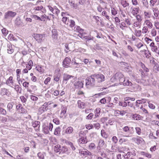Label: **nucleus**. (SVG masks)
<instances>
[{"mask_svg":"<svg viewBox=\"0 0 159 159\" xmlns=\"http://www.w3.org/2000/svg\"><path fill=\"white\" fill-rule=\"evenodd\" d=\"M86 85V86L90 87L98 86L100 84H98L96 81L94 75L93 74L91 75L88 77L85 80Z\"/></svg>","mask_w":159,"mask_h":159,"instance_id":"nucleus-1","label":"nucleus"},{"mask_svg":"<svg viewBox=\"0 0 159 159\" xmlns=\"http://www.w3.org/2000/svg\"><path fill=\"white\" fill-rule=\"evenodd\" d=\"M53 127V125L52 123H44L42 126V131L44 133L48 134L49 131L52 130Z\"/></svg>","mask_w":159,"mask_h":159,"instance_id":"nucleus-2","label":"nucleus"},{"mask_svg":"<svg viewBox=\"0 0 159 159\" xmlns=\"http://www.w3.org/2000/svg\"><path fill=\"white\" fill-rule=\"evenodd\" d=\"M94 75L98 84H99V83L105 80V76L103 74L101 73H98L94 74Z\"/></svg>","mask_w":159,"mask_h":159,"instance_id":"nucleus-3","label":"nucleus"},{"mask_svg":"<svg viewBox=\"0 0 159 159\" xmlns=\"http://www.w3.org/2000/svg\"><path fill=\"white\" fill-rule=\"evenodd\" d=\"M16 15V12L12 11H9L5 13L4 18L6 19H9L14 17Z\"/></svg>","mask_w":159,"mask_h":159,"instance_id":"nucleus-4","label":"nucleus"},{"mask_svg":"<svg viewBox=\"0 0 159 159\" xmlns=\"http://www.w3.org/2000/svg\"><path fill=\"white\" fill-rule=\"evenodd\" d=\"M16 110L19 112L24 114L27 112V111L24 107H23L22 105L21 104H19L16 105Z\"/></svg>","mask_w":159,"mask_h":159,"instance_id":"nucleus-5","label":"nucleus"},{"mask_svg":"<svg viewBox=\"0 0 159 159\" xmlns=\"http://www.w3.org/2000/svg\"><path fill=\"white\" fill-rule=\"evenodd\" d=\"M120 84V85H123L124 86H131L132 84L130 81H129L128 79H126L125 78L121 80V82Z\"/></svg>","mask_w":159,"mask_h":159,"instance_id":"nucleus-6","label":"nucleus"},{"mask_svg":"<svg viewBox=\"0 0 159 159\" xmlns=\"http://www.w3.org/2000/svg\"><path fill=\"white\" fill-rule=\"evenodd\" d=\"M114 76H115V78H116V82H119V84L120 83L121 80L124 78V75L121 73L120 72L116 73Z\"/></svg>","mask_w":159,"mask_h":159,"instance_id":"nucleus-7","label":"nucleus"},{"mask_svg":"<svg viewBox=\"0 0 159 159\" xmlns=\"http://www.w3.org/2000/svg\"><path fill=\"white\" fill-rule=\"evenodd\" d=\"M122 129L124 131L129 134H133L134 132L133 127H129L128 126H125L123 127Z\"/></svg>","mask_w":159,"mask_h":159,"instance_id":"nucleus-8","label":"nucleus"},{"mask_svg":"<svg viewBox=\"0 0 159 159\" xmlns=\"http://www.w3.org/2000/svg\"><path fill=\"white\" fill-rule=\"evenodd\" d=\"M71 61L70 58L68 57L65 58L62 62L63 66L65 68L68 67L70 66Z\"/></svg>","mask_w":159,"mask_h":159,"instance_id":"nucleus-9","label":"nucleus"},{"mask_svg":"<svg viewBox=\"0 0 159 159\" xmlns=\"http://www.w3.org/2000/svg\"><path fill=\"white\" fill-rule=\"evenodd\" d=\"M33 36L38 43H40L42 42V38L43 37V34H34Z\"/></svg>","mask_w":159,"mask_h":159,"instance_id":"nucleus-10","label":"nucleus"},{"mask_svg":"<svg viewBox=\"0 0 159 159\" xmlns=\"http://www.w3.org/2000/svg\"><path fill=\"white\" fill-rule=\"evenodd\" d=\"M14 104V103L13 102H10L8 103L7 108L8 114L13 112L14 109L13 107Z\"/></svg>","mask_w":159,"mask_h":159,"instance_id":"nucleus-11","label":"nucleus"},{"mask_svg":"<svg viewBox=\"0 0 159 159\" xmlns=\"http://www.w3.org/2000/svg\"><path fill=\"white\" fill-rule=\"evenodd\" d=\"M83 83L81 81H77L75 82L74 86L75 88L80 89L83 87Z\"/></svg>","mask_w":159,"mask_h":159,"instance_id":"nucleus-12","label":"nucleus"},{"mask_svg":"<svg viewBox=\"0 0 159 159\" xmlns=\"http://www.w3.org/2000/svg\"><path fill=\"white\" fill-rule=\"evenodd\" d=\"M79 143L85 144L88 142V140L86 137L81 136L78 141Z\"/></svg>","mask_w":159,"mask_h":159,"instance_id":"nucleus-13","label":"nucleus"},{"mask_svg":"<svg viewBox=\"0 0 159 159\" xmlns=\"http://www.w3.org/2000/svg\"><path fill=\"white\" fill-rule=\"evenodd\" d=\"M85 151H83V150H79V153L83 156H90L91 155V153L88 150L84 149Z\"/></svg>","mask_w":159,"mask_h":159,"instance_id":"nucleus-14","label":"nucleus"},{"mask_svg":"<svg viewBox=\"0 0 159 159\" xmlns=\"http://www.w3.org/2000/svg\"><path fill=\"white\" fill-rule=\"evenodd\" d=\"M106 145H107L105 144V141L104 140L102 139H100L98 143V146L97 148L98 149H99L100 150L103 147V146H106Z\"/></svg>","mask_w":159,"mask_h":159,"instance_id":"nucleus-15","label":"nucleus"},{"mask_svg":"<svg viewBox=\"0 0 159 159\" xmlns=\"http://www.w3.org/2000/svg\"><path fill=\"white\" fill-rule=\"evenodd\" d=\"M47 107V104L46 103H44V104L39 108V112L41 113H42L44 111H47L48 109Z\"/></svg>","mask_w":159,"mask_h":159,"instance_id":"nucleus-16","label":"nucleus"},{"mask_svg":"<svg viewBox=\"0 0 159 159\" xmlns=\"http://www.w3.org/2000/svg\"><path fill=\"white\" fill-rule=\"evenodd\" d=\"M131 9H132L131 12V14L134 16L136 15L139 12V9L138 7L134 8L131 7Z\"/></svg>","mask_w":159,"mask_h":159,"instance_id":"nucleus-17","label":"nucleus"},{"mask_svg":"<svg viewBox=\"0 0 159 159\" xmlns=\"http://www.w3.org/2000/svg\"><path fill=\"white\" fill-rule=\"evenodd\" d=\"M52 37L53 39L56 40L57 39L58 34L57 30L56 29H53L52 31Z\"/></svg>","mask_w":159,"mask_h":159,"instance_id":"nucleus-18","label":"nucleus"},{"mask_svg":"<svg viewBox=\"0 0 159 159\" xmlns=\"http://www.w3.org/2000/svg\"><path fill=\"white\" fill-rule=\"evenodd\" d=\"M37 156L39 159H45L46 156V153L45 152H39L37 154Z\"/></svg>","mask_w":159,"mask_h":159,"instance_id":"nucleus-19","label":"nucleus"},{"mask_svg":"<svg viewBox=\"0 0 159 159\" xmlns=\"http://www.w3.org/2000/svg\"><path fill=\"white\" fill-rule=\"evenodd\" d=\"M61 145L57 144L54 147V151L56 153H59V154H61Z\"/></svg>","mask_w":159,"mask_h":159,"instance_id":"nucleus-20","label":"nucleus"},{"mask_svg":"<svg viewBox=\"0 0 159 159\" xmlns=\"http://www.w3.org/2000/svg\"><path fill=\"white\" fill-rule=\"evenodd\" d=\"M40 122L38 121H35L34 122H32V124L34 128H37L36 129H39L40 127Z\"/></svg>","mask_w":159,"mask_h":159,"instance_id":"nucleus-21","label":"nucleus"},{"mask_svg":"<svg viewBox=\"0 0 159 159\" xmlns=\"http://www.w3.org/2000/svg\"><path fill=\"white\" fill-rule=\"evenodd\" d=\"M78 104L79 108L82 109L84 108L86 105L85 103L82 102L81 100L78 101Z\"/></svg>","mask_w":159,"mask_h":159,"instance_id":"nucleus-22","label":"nucleus"},{"mask_svg":"<svg viewBox=\"0 0 159 159\" xmlns=\"http://www.w3.org/2000/svg\"><path fill=\"white\" fill-rule=\"evenodd\" d=\"M8 91V90L5 88H2L0 89V94L2 96L7 95Z\"/></svg>","mask_w":159,"mask_h":159,"instance_id":"nucleus-23","label":"nucleus"},{"mask_svg":"<svg viewBox=\"0 0 159 159\" xmlns=\"http://www.w3.org/2000/svg\"><path fill=\"white\" fill-rule=\"evenodd\" d=\"M6 84L9 85L11 86V85H12L13 83V77L12 76H10L6 82Z\"/></svg>","mask_w":159,"mask_h":159,"instance_id":"nucleus-24","label":"nucleus"},{"mask_svg":"<svg viewBox=\"0 0 159 159\" xmlns=\"http://www.w3.org/2000/svg\"><path fill=\"white\" fill-rule=\"evenodd\" d=\"M68 2L72 8H76L77 6L74 0H69Z\"/></svg>","mask_w":159,"mask_h":159,"instance_id":"nucleus-25","label":"nucleus"},{"mask_svg":"<svg viewBox=\"0 0 159 159\" xmlns=\"http://www.w3.org/2000/svg\"><path fill=\"white\" fill-rule=\"evenodd\" d=\"M36 70L41 74L43 73L44 69L42 66L38 65L36 67Z\"/></svg>","mask_w":159,"mask_h":159,"instance_id":"nucleus-26","label":"nucleus"},{"mask_svg":"<svg viewBox=\"0 0 159 159\" xmlns=\"http://www.w3.org/2000/svg\"><path fill=\"white\" fill-rule=\"evenodd\" d=\"M7 51L8 53L9 54H11L13 52L14 50L12 48V46L11 44L7 45Z\"/></svg>","mask_w":159,"mask_h":159,"instance_id":"nucleus-27","label":"nucleus"},{"mask_svg":"<svg viewBox=\"0 0 159 159\" xmlns=\"http://www.w3.org/2000/svg\"><path fill=\"white\" fill-rule=\"evenodd\" d=\"M140 154L142 155L145 156L148 158H151L152 157V155L151 154H149L148 152H144L143 151L140 152Z\"/></svg>","mask_w":159,"mask_h":159,"instance_id":"nucleus-28","label":"nucleus"},{"mask_svg":"<svg viewBox=\"0 0 159 159\" xmlns=\"http://www.w3.org/2000/svg\"><path fill=\"white\" fill-rule=\"evenodd\" d=\"M73 77L72 75L67 74H64L63 75V79L64 80L67 81Z\"/></svg>","mask_w":159,"mask_h":159,"instance_id":"nucleus-29","label":"nucleus"},{"mask_svg":"<svg viewBox=\"0 0 159 159\" xmlns=\"http://www.w3.org/2000/svg\"><path fill=\"white\" fill-rule=\"evenodd\" d=\"M68 149L66 146H62V147L61 148V154L67 153L68 152Z\"/></svg>","mask_w":159,"mask_h":159,"instance_id":"nucleus-30","label":"nucleus"},{"mask_svg":"<svg viewBox=\"0 0 159 159\" xmlns=\"http://www.w3.org/2000/svg\"><path fill=\"white\" fill-rule=\"evenodd\" d=\"M66 143L71 148L72 150L74 151L75 150L76 148L73 143L70 142L68 141Z\"/></svg>","mask_w":159,"mask_h":159,"instance_id":"nucleus-31","label":"nucleus"},{"mask_svg":"<svg viewBox=\"0 0 159 159\" xmlns=\"http://www.w3.org/2000/svg\"><path fill=\"white\" fill-rule=\"evenodd\" d=\"M118 25L120 28L122 30L124 29V28L127 27L126 23L124 22H122L120 24L118 23L116 24L117 26H118Z\"/></svg>","mask_w":159,"mask_h":159,"instance_id":"nucleus-32","label":"nucleus"},{"mask_svg":"<svg viewBox=\"0 0 159 159\" xmlns=\"http://www.w3.org/2000/svg\"><path fill=\"white\" fill-rule=\"evenodd\" d=\"M101 136L105 139H107L108 137V135L105 131L104 129L101 130Z\"/></svg>","mask_w":159,"mask_h":159,"instance_id":"nucleus-33","label":"nucleus"},{"mask_svg":"<svg viewBox=\"0 0 159 159\" xmlns=\"http://www.w3.org/2000/svg\"><path fill=\"white\" fill-rule=\"evenodd\" d=\"M153 70L155 73H157L159 71V65L157 63L155 64L153 67Z\"/></svg>","mask_w":159,"mask_h":159,"instance_id":"nucleus-34","label":"nucleus"},{"mask_svg":"<svg viewBox=\"0 0 159 159\" xmlns=\"http://www.w3.org/2000/svg\"><path fill=\"white\" fill-rule=\"evenodd\" d=\"M119 105L123 107H126L127 106V103L124 101H120L118 103Z\"/></svg>","mask_w":159,"mask_h":159,"instance_id":"nucleus-35","label":"nucleus"},{"mask_svg":"<svg viewBox=\"0 0 159 159\" xmlns=\"http://www.w3.org/2000/svg\"><path fill=\"white\" fill-rule=\"evenodd\" d=\"M147 99H142L141 100H138L136 102V104H141L142 103H144L146 102Z\"/></svg>","mask_w":159,"mask_h":159,"instance_id":"nucleus-36","label":"nucleus"},{"mask_svg":"<svg viewBox=\"0 0 159 159\" xmlns=\"http://www.w3.org/2000/svg\"><path fill=\"white\" fill-rule=\"evenodd\" d=\"M61 129L59 127L56 128L54 130V134L56 135H59L60 134Z\"/></svg>","mask_w":159,"mask_h":159,"instance_id":"nucleus-37","label":"nucleus"},{"mask_svg":"<svg viewBox=\"0 0 159 159\" xmlns=\"http://www.w3.org/2000/svg\"><path fill=\"white\" fill-rule=\"evenodd\" d=\"M145 24L149 28L151 29L152 27V23L149 20H147L145 21Z\"/></svg>","mask_w":159,"mask_h":159,"instance_id":"nucleus-38","label":"nucleus"},{"mask_svg":"<svg viewBox=\"0 0 159 159\" xmlns=\"http://www.w3.org/2000/svg\"><path fill=\"white\" fill-rule=\"evenodd\" d=\"M141 67L144 73H146L147 74V73L149 71V69L146 67L144 64L142 63H141Z\"/></svg>","mask_w":159,"mask_h":159,"instance_id":"nucleus-39","label":"nucleus"},{"mask_svg":"<svg viewBox=\"0 0 159 159\" xmlns=\"http://www.w3.org/2000/svg\"><path fill=\"white\" fill-rule=\"evenodd\" d=\"M73 128L72 127H69L66 129V133L68 134H70L73 131Z\"/></svg>","mask_w":159,"mask_h":159,"instance_id":"nucleus-40","label":"nucleus"},{"mask_svg":"<svg viewBox=\"0 0 159 159\" xmlns=\"http://www.w3.org/2000/svg\"><path fill=\"white\" fill-rule=\"evenodd\" d=\"M136 140V143L138 144H139L142 143L144 141L143 139L140 137H138L137 138H135Z\"/></svg>","mask_w":159,"mask_h":159,"instance_id":"nucleus-41","label":"nucleus"},{"mask_svg":"<svg viewBox=\"0 0 159 159\" xmlns=\"http://www.w3.org/2000/svg\"><path fill=\"white\" fill-rule=\"evenodd\" d=\"M133 118L134 120H140L141 118V116L138 114H134L133 115Z\"/></svg>","mask_w":159,"mask_h":159,"instance_id":"nucleus-42","label":"nucleus"},{"mask_svg":"<svg viewBox=\"0 0 159 159\" xmlns=\"http://www.w3.org/2000/svg\"><path fill=\"white\" fill-rule=\"evenodd\" d=\"M121 4L124 7H125L129 5V3H128L127 2V1L125 0H122L121 2Z\"/></svg>","mask_w":159,"mask_h":159,"instance_id":"nucleus-43","label":"nucleus"},{"mask_svg":"<svg viewBox=\"0 0 159 159\" xmlns=\"http://www.w3.org/2000/svg\"><path fill=\"white\" fill-rule=\"evenodd\" d=\"M0 114L3 115H6L7 114V112L6 110L3 108L0 107Z\"/></svg>","mask_w":159,"mask_h":159,"instance_id":"nucleus-44","label":"nucleus"},{"mask_svg":"<svg viewBox=\"0 0 159 159\" xmlns=\"http://www.w3.org/2000/svg\"><path fill=\"white\" fill-rule=\"evenodd\" d=\"M89 148L91 150H94L96 148V146L94 143H92L89 145Z\"/></svg>","mask_w":159,"mask_h":159,"instance_id":"nucleus-45","label":"nucleus"},{"mask_svg":"<svg viewBox=\"0 0 159 159\" xmlns=\"http://www.w3.org/2000/svg\"><path fill=\"white\" fill-rule=\"evenodd\" d=\"M15 89L18 93L21 92V88L18 85H16L15 86Z\"/></svg>","mask_w":159,"mask_h":159,"instance_id":"nucleus-46","label":"nucleus"},{"mask_svg":"<svg viewBox=\"0 0 159 159\" xmlns=\"http://www.w3.org/2000/svg\"><path fill=\"white\" fill-rule=\"evenodd\" d=\"M75 30L78 31L79 33H81L84 31V30L81 29L80 26H76L75 27Z\"/></svg>","mask_w":159,"mask_h":159,"instance_id":"nucleus-47","label":"nucleus"},{"mask_svg":"<svg viewBox=\"0 0 159 159\" xmlns=\"http://www.w3.org/2000/svg\"><path fill=\"white\" fill-rule=\"evenodd\" d=\"M102 16L106 17L107 19L108 20L110 19L109 16L107 15V12L105 11H103L102 13Z\"/></svg>","mask_w":159,"mask_h":159,"instance_id":"nucleus-48","label":"nucleus"},{"mask_svg":"<svg viewBox=\"0 0 159 159\" xmlns=\"http://www.w3.org/2000/svg\"><path fill=\"white\" fill-rule=\"evenodd\" d=\"M68 20L66 17H63L62 19V21L66 24H68Z\"/></svg>","mask_w":159,"mask_h":159,"instance_id":"nucleus-49","label":"nucleus"},{"mask_svg":"<svg viewBox=\"0 0 159 159\" xmlns=\"http://www.w3.org/2000/svg\"><path fill=\"white\" fill-rule=\"evenodd\" d=\"M100 108H97L96 109L95 116L96 117H98L100 113Z\"/></svg>","mask_w":159,"mask_h":159,"instance_id":"nucleus-50","label":"nucleus"},{"mask_svg":"<svg viewBox=\"0 0 159 159\" xmlns=\"http://www.w3.org/2000/svg\"><path fill=\"white\" fill-rule=\"evenodd\" d=\"M140 22L138 21L135 22L134 24V26L138 28H140Z\"/></svg>","mask_w":159,"mask_h":159,"instance_id":"nucleus-51","label":"nucleus"},{"mask_svg":"<svg viewBox=\"0 0 159 159\" xmlns=\"http://www.w3.org/2000/svg\"><path fill=\"white\" fill-rule=\"evenodd\" d=\"M136 133L139 135H141V130L140 128L137 127L135 128Z\"/></svg>","mask_w":159,"mask_h":159,"instance_id":"nucleus-52","label":"nucleus"},{"mask_svg":"<svg viewBox=\"0 0 159 159\" xmlns=\"http://www.w3.org/2000/svg\"><path fill=\"white\" fill-rule=\"evenodd\" d=\"M2 34L4 36H6L8 34V31L5 28H3L2 30Z\"/></svg>","mask_w":159,"mask_h":159,"instance_id":"nucleus-53","label":"nucleus"},{"mask_svg":"<svg viewBox=\"0 0 159 159\" xmlns=\"http://www.w3.org/2000/svg\"><path fill=\"white\" fill-rule=\"evenodd\" d=\"M85 33H84L83 32H82L79 33L78 36L82 39L83 38L85 39V38L84 37H86V36H85Z\"/></svg>","mask_w":159,"mask_h":159,"instance_id":"nucleus-54","label":"nucleus"},{"mask_svg":"<svg viewBox=\"0 0 159 159\" xmlns=\"http://www.w3.org/2000/svg\"><path fill=\"white\" fill-rule=\"evenodd\" d=\"M93 126L96 129H98L100 127V125L99 123H96L93 124Z\"/></svg>","mask_w":159,"mask_h":159,"instance_id":"nucleus-55","label":"nucleus"},{"mask_svg":"<svg viewBox=\"0 0 159 159\" xmlns=\"http://www.w3.org/2000/svg\"><path fill=\"white\" fill-rule=\"evenodd\" d=\"M111 13L113 15L115 16L117 13V12L115 8L111 7Z\"/></svg>","mask_w":159,"mask_h":159,"instance_id":"nucleus-56","label":"nucleus"},{"mask_svg":"<svg viewBox=\"0 0 159 159\" xmlns=\"http://www.w3.org/2000/svg\"><path fill=\"white\" fill-rule=\"evenodd\" d=\"M143 5L146 8L148 7V4L147 0H142Z\"/></svg>","mask_w":159,"mask_h":159,"instance_id":"nucleus-57","label":"nucleus"},{"mask_svg":"<svg viewBox=\"0 0 159 159\" xmlns=\"http://www.w3.org/2000/svg\"><path fill=\"white\" fill-rule=\"evenodd\" d=\"M20 99L21 101L23 103H25L27 101L26 98L23 96H21L20 97Z\"/></svg>","mask_w":159,"mask_h":159,"instance_id":"nucleus-58","label":"nucleus"},{"mask_svg":"<svg viewBox=\"0 0 159 159\" xmlns=\"http://www.w3.org/2000/svg\"><path fill=\"white\" fill-rule=\"evenodd\" d=\"M130 20L129 19L128 17L125 18L124 20L125 22L129 25H130L131 24Z\"/></svg>","mask_w":159,"mask_h":159,"instance_id":"nucleus-59","label":"nucleus"},{"mask_svg":"<svg viewBox=\"0 0 159 159\" xmlns=\"http://www.w3.org/2000/svg\"><path fill=\"white\" fill-rule=\"evenodd\" d=\"M65 48L66 49V50H65V51L66 52V53H68L69 51H70V48L69 47V44H68L66 43L65 44Z\"/></svg>","mask_w":159,"mask_h":159,"instance_id":"nucleus-60","label":"nucleus"},{"mask_svg":"<svg viewBox=\"0 0 159 159\" xmlns=\"http://www.w3.org/2000/svg\"><path fill=\"white\" fill-rule=\"evenodd\" d=\"M112 141L115 143L116 144L118 142V139L116 136H113L112 138Z\"/></svg>","mask_w":159,"mask_h":159,"instance_id":"nucleus-61","label":"nucleus"},{"mask_svg":"<svg viewBox=\"0 0 159 159\" xmlns=\"http://www.w3.org/2000/svg\"><path fill=\"white\" fill-rule=\"evenodd\" d=\"M145 51L146 52L145 54L146 55V57L148 58H149V57H150V56L151 55V53L149 52L148 51H147L146 50H145Z\"/></svg>","mask_w":159,"mask_h":159,"instance_id":"nucleus-62","label":"nucleus"},{"mask_svg":"<svg viewBox=\"0 0 159 159\" xmlns=\"http://www.w3.org/2000/svg\"><path fill=\"white\" fill-rule=\"evenodd\" d=\"M53 121L56 125H59L60 123V120L58 118H55L53 120Z\"/></svg>","mask_w":159,"mask_h":159,"instance_id":"nucleus-63","label":"nucleus"},{"mask_svg":"<svg viewBox=\"0 0 159 159\" xmlns=\"http://www.w3.org/2000/svg\"><path fill=\"white\" fill-rule=\"evenodd\" d=\"M93 125L92 124H88L86 125V128L90 130L93 129Z\"/></svg>","mask_w":159,"mask_h":159,"instance_id":"nucleus-64","label":"nucleus"}]
</instances>
